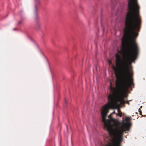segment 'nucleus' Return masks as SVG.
Listing matches in <instances>:
<instances>
[{
  "label": "nucleus",
  "mask_w": 146,
  "mask_h": 146,
  "mask_svg": "<svg viewBox=\"0 0 146 146\" xmlns=\"http://www.w3.org/2000/svg\"><path fill=\"white\" fill-rule=\"evenodd\" d=\"M142 23L141 17H125L124 33L129 37L127 43L122 40V48L125 52L122 60L118 53L115 54L116 67L112 66L116 77L121 79V83L127 86L133 84L132 77L133 74L132 69L129 67L133 60L137 57L139 51V47L136 39L138 35Z\"/></svg>",
  "instance_id": "obj_1"
},
{
  "label": "nucleus",
  "mask_w": 146,
  "mask_h": 146,
  "mask_svg": "<svg viewBox=\"0 0 146 146\" xmlns=\"http://www.w3.org/2000/svg\"><path fill=\"white\" fill-rule=\"evenodd\" d=\"M102 116V121L104 123V129L107 130L109 133V137L104 139L105 143L101 146H121L123 133L129 130V123H120L118 120L109 115V119H106V116Z\"/></svg>",
  "instance_id": "obj_2"
},
{
  "label": "nucleus",
  "mask_w": 146,
  "mask_h": 146,
  "mask_svg": "<svg viewBox=\"0 0 146 146\" xmlns=\"http://www.w3.org/2000/svg\"><path fill=\"white\" fill-rule=\"evenodd\" d=\"M116 86L117 89L108 95V103L102 107V116H106L110 109L117 108L121 104L125 103L124 98L127 97L126 92L131 86H127L118 81L116 82Z\"/></svg>",
  "instance_id": "obj_3"
},
{
  "label": "nucleus",
  "mask_w": 146,
  "mask_h": 146,
  "mask_svg": "<svg viewBox=\"0 0 146 146\" xmlns=\"http://www.w3.org/2000/svg\"><path fill=\"white\" fill-rule=\"evenodd\" d=\"M34 4L35 7L34 10V18L35 19H36L37 18V6H38L40 4V1H34Z\"/></svg>",
  "instance_id": "obj_4"
},
{
  "label": "nucleus",
  "mask_w": 146,
  "mask_h": 146,
  "mask_svg": "<svg viewBox=\"0 0 146 146\" xmlns=\"http://www.w3.org/2000/svg\"><path fill=\"white\" fill-rule=\"evenodd\" d=\"M122 113L121 111L119 113H117V115L118 116H119L120 117H121L122 116Z\"/></svg>",
  "instance_id": "obj_5"
},
{
  "label": "nucleus",
  "mask_w": 146,
  "mask_h": 146,
  "mask_svg": "<svg viewBox=\"0 0 146 146\" xmlns=\"http://www.w3.org/2000/svg\"><path fill=\"white\" fill-rule=\"evenodd\" d=\"M40 26L41 24L40 23H37L36 25V27L38 29H39L40 28Z\"/></svg>",
  "instance_id": "obj_6"
},
{
  "label": "nucleus",
  "mask_w": 146,
  "mask_h": 146,
  "mask_svg": "<svg viewBox=\"0 0 146 146\" xmlns=\"http://www.w3.org/2000/svg\"><path fill=\"white\" fill-rule=\"evenodd\" d=\"M22 24V22L21 21H19L18 22V24L20 25Z\"/></svg>",
  "instance_id": "obj_7"
},
{
  "label": "nucleus",
  "mask_w": 146,
  "mask_h": 146,
  "mask_svg": "<svg viewBox=\"0 0 146 146\" xmlns=\"http://www.w3.org/2000/svg\"><path fill=\"white\" fill-rule=\"evenodd\" d=\"M117 111H118V113H119L120 112H121V111H120V109H119V108H117Z\"/></svg>",
  "instance_id": "obj_8"
},
{
  "label": "nucleus",
  "mask_w": 146,
  "mask_h": 146,
  "mask_svg": "<svg viewBox=\"0 0 146 146\" xmlns=\"http://www.w3.org/2000/svg\"><path fill=\"white\" fill-rule=\"evenodd\" d=\"M117 111H118V113H119L120 112H121V111H120V109H119V108H117Z\"/></svg>",
  "instance_id": "obj_9"
},
{
  "label": "nucleus",
  "mask_w": 146,
  "mask_h": 146,
  "mask_svg": "<svg viewBox=\"0 0 146 146\" xmlns=\"http://www.w3.org/2000/svg\"><path fill=\"white\" fill-rule=\"evenodd\" d=\"M125 103L129 105V101H127L126 102L125 101Z\"/></svg>",
  "instance_id": "obj_10"
},
{
  "label": "nucleus",
  "mask_w": 146,
  "mask_h": 146,
  "mask_svg": "<svg viewBox=\"0 0 146 146\" xmlns=\"http://www.w3.org/2000/svg\"><path fill=\"white\" fill-rule=\"evenodd\" d=\"M139 114L140 115H141L142 112L141 111H140L139 110Z\"/></svg>",
  "instance_id": "obj_11"
},
{
  "label": "nucleus",
  "mask_w": 146,
  "mask_h": 146,
  "mask_svg": "<svg viewBox=\"0 0 146 146\" xmlns=\"http://www.w3.org/2000/svg\"><path fill=\"white\" fill-rule=\"evenodd\" d=\"M128 117H127L126 118V120H128Z\"/></svg>",
  "instance_id": "obj_12"
},
{
  "label": "nucleus",
  "mask_w": 146,
  "mask_h": 146,
  "mask_svg": "<svg viewBox=\"0 0 146 146\" xmlns=\"http://www.w3.org/2000/svg\"><path fill=\"white\" fill-rule=\"evenodd\" d=\"M65 103L66 104V99H65Z\"/></svg>",
  "instance_id": "obj_13"
},
{
  "label": "nucleus",
  "mask_w": 146,
  "mask_h": 146,
  "mask_svg": "<svg viewBox=\"0 0 146 146\" xmlns=\"http://www.w3.org/2000/svg\"><path fill=\"white\" fill-rule=\"evenodd\" d=\"M113 113H115V114H116L117 115V113H115V111H113Z\"/></svg>",
  "instance_id": "obj_14"
},
{
  "label": "nucleus",
  "mask_w": 146,
  "mask_h": 146,
  "mask_svg": "<svg viewBox=\"0 0 146 146\" xmlns=\"http://www.w3.org/2000/svg\"><path fill=\"white\" fill-rule=\"evenodd\" d=\"M16 28H15V29H13V30H16Z\"/></svg>",
  "instance_id": "obj_15"
},
{
  "label": "nucleus",
  "mask_w": 146,
  "mask_h": 146,
  "mask_svg": "<svg viewBox=\"0 0 146 146\" xmlns=\"http://www.w3.org/2000/svg\"><path fill=\"white\" fill-rule=\"evenodd\" d=\"M110 63H111V62H110Z\"/></svg>",
  "instance_id": "obj_16"
}]
</instances>
